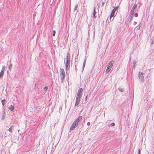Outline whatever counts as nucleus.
I'll return each mask as SVG.
<instances>
[{"mask_svg": "<svg viewBox=\"0 0 154 154\" xmlns=\"http://www.w3.org/2000/svg\"><path fill=\"white\" fill-rule=\"evenodd\" d=\"M82 118V116H80L74 121L71 126L70 128V130L72 131L76 127L78 126L79 124L80 123V121H81Z\"/></svg>", "mask_w": 154, "mask_h": 154, "instance_id": "f257e3e1", "label": "nucleus"}, {"mask_svg": "<svg viewBox=\"0 0 154 154\" xmlns=\"http://www.w3.org/2000/svg\"><path fill=\"white\" fill-rule=\"evenodd\" d=\"M70 56L69 54L68 53L66 57V61L65 63L67 70H68L69 69L70 64Z\"/></svg>", "mask_w": 154, "mask_h": 154, "instance_id": "f03ea898", "label": "nucleus"}, {"mask_svg": "<svg viewBox=\"0 0 154 154\" xmlns=\"http://www.w3.org/2000/svg\"><path fill=\"white\" fill-rule=\"evenodd\" d=\"M83 91V89L82 88H80L77 92V97H82V92Z\"/></svg>", "mask_w": 154, "mask_h": 154, "instance_id": "7ed1b4c3", "label": "nucleus"}, {"mask_svg": "<svg viewBox=\"0 0 154 154\" xmlns=\"http://www.w3.org/2000/svg\"><path fill=\"white\" fill-rule=\"evenodd\" d=\"M138 77L140 81L142 82L143 80L144 77L143 73L141 72H139L138 74Z\"/></svg>", "mask_w": 154, "mask_h": 154, "instance_id": "20e7f679", "label": "nucleus"}, {"mask_svg": "<svg viewBox=\"0 0 154 154\" xmlns=\"http://www.w3.org/2000/svg\"><path fill=\"white\" fill-rule=\"evenodd\" d=\"M137 7V5H136V4H134V5L133 8H132L131 9V13H134V14L135 12V11H136Z\"/></svg>", "mask_w": 154, "mask_h": 154, "instance_id": "39448f33", "label": "nucleus"}, {"mask_svg": "<svg viewBox=\"0 0 154 154\" xmlns=\"http://www.w3.org/2000/svg\"><path fill=\"white\" fill-rule=\"evenodd\" d=\"M81 97H76V102L75 104V106H78L80 102V99Z\"/></svg>", "mask_w": 154, "mask_h": 154, "instance_id": "423d86ee", "label": "nucleus"}, {"mask_svg": "<svg viewBox=\"0 0 154 154\" xmlns=\"http://www.w3.org/2000/svg\"><path fill=\"white\" fill-rule=\"evenodd\" d=\"M113 61H110L109 63L108 66H107V67L111 69L112 68L113 66Z\"/></svg>", "mask_w": 154, "mask_h": 154, "instance_id": "0eeeda50", "label": "nucleus"}, {"mask_svg": "<svg viewBox=\"0 0 154 154\" xmlns=\"http://www.w3.org/2000/svg\"><path fill=\"white\" fill-rule=\"evenodd\" d=\"M65 75H60V76L61 79V82L63 83L64 81V79L65 77Z\"/></svg>", "mask_w": 154, "mask_h": 154, "instance_id": "6e6552de", "label": "nucleus"}, {"mask_svg": "<svg viewBox=\"0 0 154 154\" xmlns=\"http://www.w3.org/2000/svg\"><path fill=\"white\" fill-rule=\"evenodd\" d=\"M115 11H114V10H112V13L110 15V20H111V18H112L113 17V16L114 15V14H115Z\"/></svg>", "mask_w": 154, "mask_h": 154, "instance_id": "1a4fd4ad", "label": "nucleus"}, {"mask_svg": "<svg viewBox=\"0 0 154 154\" xmlns=\"http://www.w3.org/2000/svg\"><path fill=\"white\" fill-rule=\"evenodd\" d=\"M8 108L12 111H13L14 109V107L12 105H11V106H10L8 107Z\"/></svg>", "mask_w": 154, "mask_h": 154, "instance_id": "9d476101", "label": "nucleus"}, {"mask_svg": "<svg viewBox=\"0 0 154 154\" xmlns=\"http://www.w3.org/2000/svg\"><path fill=\"white\" fill-rule=\"evenodd\" d=\"M65 75L64 70L63 68L60 69V75Z\"/></svg>", "mask_w": 154, "mask_h": 154, "instance_id": "9b49d317", "label": "nucleus"}, {"mask_svg": "<svg viewBox=\"0 0 154 154\" xmlns=\"http://www.w3.org/2000/svg\"><path fill=\"white\" fill-rule=\"evenodd\" d=\"M2 120H4L5 119V112L3 111L2 112Z\"/></svg>", "mask_w": 154, "mask_h": 154, "instance_id": "f8f14e48", "label": "nucleus"}, {"mask_svg": "<svg viewBox=\"0 0 154 154\" xmlns=\"http://www.w3.org/2000/svg\"><path fill=\"white\" fill-rule=\"evenodd\" d=\"M96 14V12L95 11V8L94 7V12L93 15L94 17V18H96V17L95 16V14Z\"/></svg>", "mask_w": 154, "mask_h": 154, "instance_id": "ddd939ff", "label": "nucleus"}, {"mask_svg": "<svg viewBox=\"0 0 154 154\" xmlns=\"http://www.w3.org/2000/svg\"><path fill=\"white\" fill-rule=\"evenodd\" d=\"M134 13H130V14L129 15V17H130V20L132 19L134 15Z\"/></svg>", "mask_w": 154, "mask_h": 154, "instance_id": "4468645a", "label": "nucleus"}, {"mask_svg": "<svg viewBox=\"0 0 154 154\" xmlns=\"http://www.w3.org/2000/svg\"><path fill=\"white\" fill-rule=\"evenodd\" d=\"M14 129V126H11L8 129V131L11 133L12 132V130Z\"/></svg>", "mask_w": 154, "mask_h": 154, "instance_id": "2eb2a0df", "label": "nucleus"}, {"mask_svg": "<svg viewBox=\"0 0 154 154\" xmlns=\"http://www.w3.org/2000/svg\"><path fill=\"white\" fill-rule=\"evenodd\" d=\"M6 100H3L1 101V102L2 104V105L3 106H4V104L5 103Z\"/></svg>", "mask_w": 154, "mask_h": 154, "instance_id": "dca6fc26", "label": "nucleus"}, {"mask_svg": "<svg viewBox=\"0 0 154 154\" xmlns=\"http://www.w3.org/2000/svg\"><path fill=\"white\" fill-rule=\"evenodd\" d=\"M13 65L11 63L8 66V69L9 70H11L12 67Z\"/></svg>", "mask_w": 154, "mask_h": 154, "instance_id": "f3484780", "label": "nucleus"}, {"mask_svg": "<svg viewBox=\"0 0 154 154\" xmlns=\"http://www.w3.org/2000/svg\"><path fill=\"white\" fill-rule=\"evenodd\" d=\"M4 72L1 71L0 73V78L2 77L4 74Z\"/></svg>", "mask_w": 154, "mask_h": 154, "instance_id": "a211bd4d", "label": "nucleus"}, {"mask_svg": "<svg viewBox=\"0 0 154 154\" xmlns=\"http://www.w3.org/2000/svg\"><path fill=\"white\" fill-rule=\"evenodd\" d=\"M118 89L119 91L121 92H123L124 90L123 88H119Z\"/></svg>", "mask_w": 154, "mask_h": 154, "instance_id": "6ab92c4d", "label": "nucleus"}, {"mask_svg": "<svg viewBox=\"0 0 154 154\" xmlns=\"http://www.w3.org/2000/svg\"><path fill=\"white\" fill-rule=\"evenodd\" d=\"M86 63V60L85 59L83 63V70L85 64Z\"/></svg>", "mask_w": 154, "mask_h": 154, "instance_id": "aec40b11", "label": "nucleus"}, {"mask_svg": "<svg viewBox=\"0 0 154 154\" xmlns=\"http://www.w3.org/2000/svg\"><path fill=\"white\" fill-rule=\"evenodd\" d=\"M111 69V68L107 67V68L106 69V72L108 73L110 71Z\"/></svg>", "mask_w": 154, "mask_h": 154, "instance_id": "412c9836", "label": "nucleus"}, {"mask_svg": "<svg viewBox=\"0 0 154 154\" xmlns=\"http://www.w3.org/2000/svg\"><path fill=\"white\" fill-rule=\"evenodd\" d=\"M78 6V5L77 4L75 5V8H74L75 10H77Z\"/></svg>", "mask_w": 154, "mask_h": 154, "instance_id": "4be33fe9", "label": "nucleus"}, {"mask_svg": "<svg viewBox=\"0 0 154 154\" xmlns=\"http://www.w3.org/2000/svg\"><path fill=\"white\" fill-rule=\"evenodd\" d=\"M5 70V66H2V70L1 71H2V72H4Z\"/></svg>", "mask_w": 154, "mask_h": 154, "instance_id": "5701e85b", "label": "nucleus"}, {"mask_svg": "<svg viewBox=\"0 0 154 154\" xmlns=\"http://www.w3.org/2000/svg\"><path fill=\"white\" fill-rule=\"evenodd\" d=\"M118 6L115 7V8L113 10H114V11H116L117 10V9H118Z\"/></svg>", "mask_w": 154, "mask_h": 154, "instance_id": "b1692460", "label": "nucleus"}, {"mask_svg": "<svg viewBox=\"0 0 154 154\" xmlns=\"http://www.w3.org/2000/svg\"><path fill=\"white\" fill-rule=\"evenodd\" d=\"M53 36H54L55 35V33H56V31L55 30H54L53 32Z\"/></svg>", "mask_w": 154, "mask_h": 154, "instance_id": "393cba45", "label": "nucleus"}, {"mask_svg": "<svg viewBox=\"0 0 154 154\" xmlns=\"http://www.w3.org/2000/svg\"><path fill=\"white\" fill-rule=\"evenodd\" d=\"M48 89V87H47V86H45L44 88V91H46Z\"/></svg>", "mask_w": 154, "mask_h": 154, "instance_id": "a878e982", "label": "nucleus"}, {"mask_svg": "<svg viewBox=\"0 0 154 154\" xmlns=\"http://www.w3.org/2000/svg\"><path fill=\"white\" fill-rule=\"evenodd\" d=\"M111 126H113L115 125V124L114 122L111 123L110 125Z\"/></svg>", "mask_w": 154, "mask_h": 154, "instance_id": "bb28decb", "label": "nucleus"}, {"mask_svg": "<svg viewBox=\"0 0 154 154\" xmlns=\"http://www.w3.org/2000/svg\"><path fill=\"white\" fill-rule=\"evenodd\" d=\"M134 16L136 17H137L138 16V14L137 13H136L135 14Z\"/></svg>", "mask_w": 154, "mask_h": 154, "instance_id": "cd10ccee", "label": "nucleus"}, {"mask_svg": "<svg viewBox=\"0 0 154 154\" xmlns=\"http://www.w3.org/2000/svg\"><path fill=\"white\" fill-rule=\"evenodd\" d=\"M140 149L138 150V154H140Z\"/></svg>", "mask_w": 154, "mask_h": 154, "instance_id": "c85d7f7f", "label": "nucleus"}, {"mask_svg": "<svg viewBox=\"0 0 154 154\" xmlns=\"http://www.w3.org/2000/svg\"><path fill=\"white\" fill-rule=\"evenodd\" d=\"M87 97H88V95H87L86 96V97H85V99L86 100L87 99Z\"/></svg>", "mask_w": 154, "mask_h": 154, "instance_id": "c756f323", "label": "nucleus"}, {"mask_svg": "<svg viewBox=\"0 0 154 154\" xmlns=\"http://www.w3.org/2000/svg\"><path fill=\"white\" fill-rule=\"evenodd\" d=\"M90 122H88V123H87V125H90Z\"/></svg>", "mask_w": 154, "mask_h": 154, "instance_id": "7c9ffc66", "label": "nucleus"}, {"mask_svg": "<svg viewBox=\"0 0 154 154\" xmlns=\"http://www.w3.org/2000/svg\"><path fill=\"white\" fill-rule=\"evenodd\" d=\"M104 4V2H103L102 3V5H103Z\"/></svg>", "mask_w": 154, "mask_h": 154, "instance_id": "2f4dec72", "label": "nucleus"}]
</instances>
